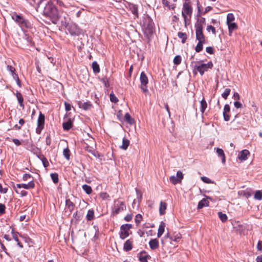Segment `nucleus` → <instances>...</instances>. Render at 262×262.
Instances as JSON below:
<instances>
[{
  "label": "nucleus",
  "mask_w": 262,
  "mask_h": 262,
  "mask_svg": "<svg viewBox=\"0 0 262 262\" xmlns=\"http://www.w3.org/2000/svg\"><path fill=\"white\" fill-rule=\"evenodd\" d=\"M129 9L135 17H138V6L136 5L130 4L129 5Z\"/></svg>",
  "instance_id": "nucleus-23"
},
{
  "label": "nucleus",
  "mask_w": 262,
  "mask_h": 262,
  "mask_svg": "<svg viewBox=\"0 0 262 262\" xmlns=\"http://www.w3.org/2000/svg\"><path fill=\"white\" fill-rule=\"evenodd\" d=\"M234 105L236 108H238L242 107V104L240 102L237 100L234 102Z\"/></svg>",
  "instance_id": "nucleus-60"
},
{
  "label": "nucleus",
  "mask_w": 262,
  "mask_h": 262,
  "mask_svg": "<svg viewBox=\"0 0 262 262\" xmlns=\"http://www.w3.org/2000/svg\"><path fill=\"white\" fill-rule=\"evenodd\" d=\"M7 188H3L2 185L0 183V192L2 193H6L8 191Z\"/></svg>",
  "instance_id": "nucleus-58"
},
{
  "label": "nucleus",
  "mask_w": 262,
  "mask_h": 262,
  "mask_svg": "<svg viewBox=\"0 0 262 262\" xmlns=\"http://www.w3.org/2000/svg\"><path fill=\"white\" fill-rule=\"evenodd\" d=\"M100 196L102 199L105 200L109 198V195L106 192H102L100 193Z\"/></svg>",
  "instance_id": "nucleus-57"
},
{
  "label": "nucleus",
  "mask_w": 262,
  "mask_h": 262,
  "mask_svg": "<svg viewBox=\"0 0 262 262\" xmlns=\"http://www.w3.org/2000/svg\"><path fill=\"white\" fill-rule=\"evenodd\" d=\"M149 257L148 255L140 256L139 259L141 262H147V259Z\"/></svg>",
  "instance_id": "nucleus-53"
},
{
  "label": "nucleus",
  "mask_w": 262,
  "mask_h": 262,
  "mask_svg": "<svg viewBox=\"0 0 262 262\" xmlns=\"http://www.w3.org/2000/svg\"><path fill=\"white\" fill-rule=\"evenodd\" d=\"M41 160L45 167H47L49 165V162L46 158L43 156L41 158Z\"/></svg>",
  "instance_id": "nucleus-50"
},
{
  "label": "nucleus",
  "mask_w": 262,
  "mask_h": 262,
  "mask_svg": "<svg viewBox=\"0 0 262 262\" xmlns=\"http://www.w3.org/2000/svg\"><path fill=\"white\" fill-rule=\"evenodd\" d=\"M181 57L180 55H177L174 57L173 59V63L174 64L178 65L181 62Z\"/></svg>",
  "instance_id": "nucleus-47"
},
{
  "label": "nucleus",
  "mask_w": 262,
  "mask_h": 262,
  "mask_svg": "<svg viewBox=\"0 0 262 262\" xmlns=\"http://www.w3.org/2000/svg\"><path fill=\"white\" fill-rule=\"evenodd\" d=\"M229 30V35L230 36L232 35V32L234 30L237 29L238 26L235 23H230L229 24H227Z\"/></svg>",
  "instance_id": "nucleus-20"
},
{
  "label": "nucleus",
  "mask_w": 262,
  "mask_h": 262,
  "mask_svg": "<svg viewBox=\"0 0 262 262\" xmlns=\"http://www.w3.org/2000/svg\"><path fill=\"white\" fill-rule=\"evenodd\" d=\"M132 217H133V215L132 214H127L125 217H124V220L126 221V222H129L132 220Z\"/></svg>",
  "instance_id": "nucleus-59"
},
{
  "label": "nucleus",
  "mask_w": 262,
  "mask_h": 262,
  "mask_svg": "<svg viewBox=\"0 0 262 262\" xmlns=\"http://www.w3.org/2000/svg\"><path fill=\"white\" fill-rule=\"evenodd\" d=\"M69 18L66 14H59V20L58 24L60 22V25L59 27L61 29L66 28L68 27Z\"/></svg>",
  "instance_id": "nucleus-10"
},
{
  "label": "nucleus",
  "mask_w": 262,
  "mask_h": 262,
  "mask_svg": "<svg viewBox=\"0 0 262 262\" xmlns=\"http://www.w3.org/2000/svg\"><path fill=\"white\" fill-rule=\"evenodd\" d=\"M196 39L198 41H205V36L203 33V27L201 24L195 26Z\"/></svg>",
  "instance_id": "nucleus-9"
},
{
  "label": "nucleus",
  "mask_w": 262,
  "mask_h": 262,
  "mask_svg": "<svg viewBox=\"0 0 262 262\" xmlns=\"http://www.w3.org/2000/svg\"><path fill=\"white\" fill-rule=\"evenodd\" d=\"M205 41H199L196 46L195 47V50L196 52H200L203 49V45Z\"/></svg>",
  "instance_id": "nucleus-35"
},
{
  "label": "nucleus",
  "mask_w": 262,
  "mask_h": 262,
  "mask_svg": "<svg viewBox=\"0 0 262 262\" xmlns=\"http://www.w3.org/2000/svg\"><path fill=\"white\" fill-rule=\"evenodd\" d=\"M125 120L129 124H132L133 120L132 119L130 115L128 113H126L124 116Z\"/></svg>",
  "instance_id": "nucleus-44"
},
{
  "label": "nucleus",
  "mask_w": 262,
  "mask_h": 262,
  "mask_svg": "<svg viewBox=\"0 0 262 262\" xmlns=\"http://www.w3.org/2000/svg\"><path fill=\"white\" fill-rule=\"evenodd\" d=\"M209 201L206 199H203L201 200L198 205V208L201 209L204 207L208 206H209Z\"/></svg>",
  "instance_id": "nucleus-26"
},
{
  "label": "nucleus",
  "mask_w": 262,
  "mask_h": 262,
  "mask_svg": "<svg viewBox=\"0 0 262 262\" xmlns=\"http://www.w3.org/2000/svg\"><path fill=\"white\" fill-rule=\"evenodd\" d=\"M82 188L87 194H90L92 193V189L91 187L89 185L86 184L83 185L82 186Z\"/></svg>",
  "instance_id": "nucleus-37"
},
{
  "label": "nucleus",
  "mask_w": 262,
  "mask_h": 262,
  "mask_svg": "<svg viewBox=\"0 0 262 262\" xmlns=\"http://www.w3.org/2000/svg\"><path fill=\"white\" fill-rule=\"evenodd\" d=\"M125 209L126 206L124 204V202H118L117 203L115 204L113 209V214H117Z\"/></svg>",
  "instance_id": "nucleus-12"
},
{
  "label": "nucleus",
  "mask_w": 262,
  "mask_h": 262,
  "mask_svg": "<svg viewBox=\"0 0 262 262\" xmlns=\"http://www.w3.org/2000/svg\"><path fill=\"white\" fill-rule=\"evenodd\" d=\"M154 23L150 17L147 16L145 18L143 23V27L145 30L146 33H151L154 29Z\"/></svg>",
  "instance_id": "nucleus-4"
},
{
  "label": "nucleus",
  "mask_w": 262,
  "mask_h": 262,
  "mask_svg": "<svg viewBox=\"0 0 262 262\" xmlns=\"http://www.w3.org/2000/svg\"><path fill=\"white\" fill-rule=\"evenodd\" d=\"M16 96L18 102L19 103V104L21 107L23 109L24 108V98L23 97V96L19 92H16Z\"/></svg>",
  "instance_id": "nucleus-24"
},
{
  "label": "nucleus",
  "mask_w": 262,
  "mask_h": 262,
  "mask_svg": "<svg viewBox=\"0 0 262 262\" xmlns=\"http://www.w3.org/2000/svg\"><path fill=\"white\" fill-rule=\"evenodd\" d=\"M69 31L71 35H78L80 33V30L75 25H71L68 28Z\"/></svg>",
  "instance_id": "nucleus-19"
},
{
  "label": "nucleus",
  "mask_w": 262,
  "mask_h": 262,
  "mask_svg": "<svg viewBox=\"0 0 262 262\" xmlns=\"http://www.w3.org/2000/svg\"><path fill=\"white\" fill-rule=\"evenodd\" d=\"M6 207L5 205L0 203V214H3L5 212Z\"/></svg>",
  "instance_id": "nucleus-54"
},
{
  "label": "nucleus",
  "mask_w": 262,
  "mask_h": 262,
  "mask_svg": "<svg viewBox=\"0 0 262 262\" xmlns=\"http://www.w3.org/2000/svg\"><path fill=\"white\" fill-rule=\"evenodd\" d=\"M133 248V241L130 239L127 240L123 246V249L126 251H130Z\"/></svg>",
  "instance_id": "nucleus-21"
},
{
  "label": "nucleus",
  "mask_w": 262,
  "mask_h": 262,
  "mask_svg": "<svg viewBox=\"0 0 262 262\" xmlns=\"http://www.w3.org/2000/svg\"><path fill=\"white\" fill-rule=\"evenodd\" d=\"M88 141L90 143L92 142L91 146L88 145V143H86L87 146H86V150L92 154L94 150V147L96 146V143L94 140V139L92 137H91V139L89 140Z\"/></svg>",
  "instance_id": "nucleus-14"
},
{
  "label": "nucleus",
  "mask_w": 262,
  "mask_h": 262,
  "mask_svg": "<svg viewBox=\"0 0 262 262\" xmlns=\"http://www.w3.org/2000/svg\"><path fill=\"white\" fill-rule=\"evenodd\" d=\"M206 30L208 32H210L211 31L212 34L215 35L216 34V30L214 27L212 26L211 25H209L207 27Z\"/></svg>",
  "instance_id": "nucleus-48"
},
{
  "label": "nucleus",
  "mask_w": 262,
  "mask_h": 262,
  "mask_svg": "<svg viewBox=\"0 0 262 262\" xmlns=\"http://www.w3.org/2000/svg\"><path fill=\"white\" fill-rule=\"evenodd\" d=\"M213 67V63L211 61L208 62L207 63H202L198 66H195L194 69H196L200 73V75L202 76L205 71H207L208 69H211Z\"/></svg>",
  "instance_id": "nucleus-6"
},
{
  "label": "nucleus",
  "mask_w": 262,
  "mask_h": 262,
  "mask_svg": "<svg viewBox=\"0 0 262 262\" xmlns=\"http://www.w3.org/2000/svg\"><path fill=\"white\" fill-rule=\"evenodd\" d=\"M249 154L248 150H243L238 154V158L241 161H245L248 159V156L249 155Z\"/></svg>",
  "instance_id": "nucleus-16"
},
{
  "label": "nucleus",
  "mask_w": 262,
  "mask_h": 262,
  "mask_svg": "<svg viewBox=\"0 0 262 262\" xmlns=\"http://www.w3.org/2000/svg\"><path fill=\"white\" fill-rule=\"evenodd\" d=\"M200 110L202 114H203L207 107V104L205 99L203 98L200 102Z\"/></svg>",
  "instance_id": "nucleus-31"
},
{
  "label": "nucleus",
  "mask_w": 262,
  "mask_h": 262,
  "mask_svg": "<svg viewBox=\"0 0 262 262\" xmlns=\"http://www.w3.org/2000/svg\"><path fill=\"white\" fill-rule=\"evenodd\" d=\"M110 100L112 102L116 103L118 101L117 98L115 96V95L113 93L110 94Z\"/></svg>",
  "instance_id": "nucleus-49"
},
{
  "label": "nucleus",
  "mask_w": 262,
  "mask_h": 262,
  "mask_svg": "<svg viewBox=\"0 0 262 262\" xmlns=\"http://www.w3.org/2000/svg\"><path fill=\"white\" fill-rule=\"evenodd\" d=\"M15 191L17 193H19L22 196H26L27 194V192L25 190H21L19 192L17 190H15Z\"/></svg>",
  "instance_id": "nucleus-61"
},
{
  "label": "nucleus",
  "mask_w": 262,
  "mask_h": 262,
  "mask_svg": "<svg viewBox=\"0 0 262 262\" xmlns=\"http://www.w3.org/2000/svg\"><path fill=\"white\" fill-rule=\"evenodd\" d=\"M140 80L141 82L140 88L143 93L147 91V84L148 82V78L144 72H141L140 74Z\"/></svg>",
  "instance_id": "nucleus-7"
},
{
  "label": "nucleus",
  "mask_w": 262,
  "mask_h": 262,
  "mask_svg": "<svg viewBox=\"0 0 262 262\" xmlns=\"http://www.w3.org/2000/svg\"><path fill=\"white\" fill-rule=\"evenodd\" d=\"M66 205L70 212H72L74 209L75 205L70 199L66 200Z\"/></svg>",
  "instance_id": "nucleus-27"
},
{
  "label": "nucleus",
  "mask_w": 262,
  "mask_h": 262,
  "mask_svg": "<svg viewBox=\"0 0 262 262\" xmlns=\"http://www.w3.org/2000/svg\"><path fill=\"white\" fill-rule=\"evenodd\" d=\"M92 68L95 73H98L100 72L99 66L96 61L92 63Z\"/></svg>",
  "instance_id": "nucleus-34"
},
{
  "label": "nucleus",
  "mask_w": 262,
  "mask_h": 262,
  "mask_svg": "<svg viewBox=\"0 0 262 262\" xmlns=\"http://www.w3.org/2000/svg\"><path fill=\"white\" fill-rule=\"evenodd\" d=\"M11 233L12 234L13 238L17 242V245L21 248H23V245L21 244V243L19 242L17 234V232H15L14 231V230H12Z\"/></svg>",
  "instance_id": "nucleus-30"
},
{
  "label": "nucleus",
  "mask_w": 262,
  "mask_h": 262,
  "mask_svg": "<svg viewBox=\"0 0 262 262\" xmlns=\"http://www.w3.org/2000/svg\"><path fill=\"white\" fill-rule=\"evenodd\" d=\"M235 20V17L233 13H228L227 16V24L233 23Z\"/></svg>",
  "instance_id": "nucleus-36"
},
{
  "label": "nucleus",
  "mask_w": 262,
  "mask_h": 262,
  "mask_svg": "<svg viewBox=\"0 0 262 262\" xmlns=\"http://www.w3.org/2000/svg\"><path fill=\"white\" fill-rule=\"evenodd\" d=\"M62 126L64 130H68L72 127V121L69 119L67 121L64 122L62 123Z\"/></svg>",
  "instance_id": "nucleus-28"
},
{
  "label": "nucleus",
  "mask_w": 262,
  "mask_h": 262,
  "mask_svg": "<svg viewBox=\"0 0 262 262\" xmlns=\"http://www.w3.org/2000/svg\"><path fill=\"white\" fill-rule=\"evenodd\" d=\"M254 199L257 200H261L262 199V191L261 190H257L255 192L254 196Z\"/></svg>",
  "instance_id": "nucleus-39"
},
{
  "label": "nucleus",
  "mask_w": 262,
  "mask_h": 262,
  "mask_svg": "<svg viewBox=\"0 0 262 262\" xmlns=\"http://www.w3.org/2000/svg\"><path fill=\"white\" fill-rule=\"evenodd\" d=\"M149 245L151 250H156L159 248V243L157 239H151L149 242Z\"/></svg>",
  "instance_id": "nucleus-18"
},
{
  "label": "nucleus",
  "mask_w": 262,
  "mask_h": 262,
  "mask_svg": "<svg viewBox=\"0 0 262 262\" xmlns=\"http://www.w3.org/2000/svg\"><path fill=\"white\" fill-rule=\"evenodd\" d=\"M218 216L223 222H225L227 220V216L226 214L219 212H218Z\"/></svg>",
  "instance_id": "nucleus-42"
},
{
  "label": "nucleus",
  "mask_w": 262,
  "mask_h": 262,
  "mask_svg": "<svg viewBox=\"0 0 262 262\" xmlns=\"http://www.w3.org/2000/svg\"><path fill=\"white\" fill-rule=\"evenodd\" d=\"M182 237V235L180 233H177L173 236L170 237L171 241L174 242H178Z\"/></svg>",
  "instance_id": "nucleus-40"
},
{
  "label": "nucleus",
  "mask_w": 262,
  "mask_h": 262,
  "mask_svg": "<svg viewBox=\"0 0 262 262\" xmlns=\"http://www.w3.org/2000/svg\"><path fill=\"white\" fill-rule=\"evenodd\" d=\"M178 36L180 38L182 39V42L183 43L185 42V41L187 38L186 34L185 33L181 32H180L178 33Z\"/></svg>",
  "instance_id": "nucleus-33"
},
{
  "label": "nucleus",
  "mask_w": 262,
  "mask_h": 262,
  "mask_svg": "<svg viewBox=\"0 0 262 262\" xmlns=\"http://www.w3.org/2000/svg\"><path fill=\"white\" fill-rule=\"evenodd\" d=\"M201 179L204 182L206 183H211L212 182L210 179L206 177H202Z\"/></svg>",
  "instance_id": "nucleus-56"
},
{
  "label": "nucleus",
  "mask_w": 262,
  "mask_h": 262,
  "mask_svg": "<svg viewBox=\"0 0 262 262\" xmlns=\"http://www.w3.org/2000/svg\"><path fill=\"white\" fill-rule=\"evenodd\" d=\"M216 153L218 156L222 159V162L223 164H225L226 162V157L225 155V153L222 149L217 148H216Z\"/></svg>",
  "instance_id": "nucleus-22"
},
{
  "label": "nucleus",
  "mask_w": 262,
  "mask_h": 262,
  "mask_svg": "<svg viewBox=\"0 0 262 262\" xmlns=\"http://www.w3.org/2000/svg\"><path fill=\"white\" fill-rule=\"evenodd\" d=\"M0 246L1 247V248L2 250L5 252V253H6L7 255H9L8 253L7 252V250L4 245L0 241Z\"/></svg>",
  "instance_id": "nucleus-62"
},
{
  "label": "nucleus",
  "mask_w": 262,
  "mask_h": 262,
  "mask_svg": "<svg viewBox=\"0 0 262 262\" xmlns=\"http://www.w3.org/2000/svg\"><path fill=\"white\" fill-rule=\"evenodd\" d=\"M78 104L80 108H81L85 111L90 110L92 107V104L89 101L84 103H82L81 101H79Z\"/></svg>",
  "instance_id": "nucleus-15"
},
{
  "label": "nucleus",
  "mask_w": 262,
  "mask_h": 262,
  "mask_svg": "<svg viewBox=\"0 0 262 262\" xmlns=\"http://www.w3.org/2000/svg\"><path fill=\"white\" fill-rule=\"evenodd\" d=\"M23 180L24 181H30V180L34 181V178L30 174L25 173L23 176Z\"/></svg>",
  "instance_id": "nucleus-41"
},
{
  "label": "nucleus",
  "mask_w": 262,
  "mask_h": 262,
  "mask_svg": "<svg viewBox=\"0 0 262 262\" xmlns=\"http://www.w3.org/2000/svg\"><path fill=\"white\" fill-rule=\"evenodd\" d=\"M183 179V174L181 171L179 170L177 172L176 176H172L169 178V181L172 184L176 185L181 183Z\"/></svg>",
  "instance_id": "nucleus-11"
},
{
  "label": "nucleus",
  "mask_w": 262,
  "mask_h": 262,
  "mask_svg": "<svg viewBox=\"0 0 262 262\" xmlns=\"http://www.w3.org/2000/svg\"><path fill=\"white\" fill-rule=\"evenodd\" d=\"M7 69L8 71H9L11 73V75L15 73V69L12 66H7Z\"/></svg>",
  "instance_id": "nucleus-52"
},
{
  "label": "nucleus",
  "mask_w": 262,
  "mask_h": 262,
  "mask_svg": "<svg viewBox=\"0 0 262 262\" xmlns=\"http://www.w3.org/2000/svg\"><path fill=\"white\" fill-rule=\"evenodd\" d=\"M51 179L53 181V182L55 183V184H56L58 182V175L57 173H52L51 174Z\"/></svg>",
  "instance_id": "nucleus-43"
},
{
  "label": "nucleus",
  "mask_w": 262,
  "mask_h": 262,
  "mask_svg": "<svg viewBox=\"0 0 262 262\" xmlns=\"http://www.w3.org/2000/svg\"><path fill=\"white\" fill-rule=\"evenodd\" d=\"M165 223L163 222H161L158 229V231L157 233L158 237H160L163 234L165 230Z\"/></svg>",
  "instance_id": "nucleus-25"
},
{
  "label": "nucleus",
  "mask_w": 262,
  "mask_h": 262,
  "mask_svg": "<svg viewBox=\"0 0 262 262\" xmlns=\"http://www.w3.org/2000/svg\"><path fill=\"white\" fill-rule=\"evenodd\" d=\"M12 18L22 29H28L31 27V23L21 15L15 14L12 16Z\"/></svg>",
  "instance_id": "nucleus-2"
},
{
  "label": "nucleus",
  "mask_w": 262,
  "mask_h": 262,
  "mask_svg": "<svg viewBox=\"0 0 262 262\" xmlns=\"http://www.w3.org/2000/svg\"><path fill=\"white\" fill-rule=\"evenodd\" d=\"M129 145V141L124 138L122 140V144L120 146V148L123 150H126Z\"/></svg>",
  "instance_id": "nucleus-32"
},
{
  "label": "nucleus",
  "mask_w": 262,
  "mask_h": 262,
  "mask_svg": "<svg viewBox=\"0 0 262 262\" xmlns=\"http://www.w3.org/2000/svg\"><path fill=\"white\" fill-rule=\"evenodd\" d=\"M54 3L60 6L63 3L59 0H40L38 3L36 10L40 12L42 16L49 19L53 24L56 25L59 20V13Z\"/></svg>",
  "instance_id": "nucleus-1"
},
{
  "label": "nucleus",
  "mask_w": 262,
  "mask_h": 262,
  "mask_svg": "<svg viewBox=\"0 0 262 262\" xmlns=\"http://www.w3.org/2000/svg\"><path fill=\"white\" fill-rule=\"evenodd\" d=\"M230 107L229 104H226L224 106V112H223V116L224 120L226 121H228L230 120V117L228 115V113L230 112Z\"/></svg>",
  "instance_id": "nucleus-17"
},
{
  "label": "nucleus",
  "mask_w": 262,
  "mask_h": 262,
  "mask_svg": "<svg viewBox=\"0 0 262 262\" xmlns=\"http://www.w3.org/2000/svg\"><path fill=\"white\" fill-rule=\"evenodd\" d=\"M132 225L129 224L122 225L120 227V231L119 233L120 237L124 239L129 235V231L132 228Z\"/></svg>",
  "instance_id": "nucleus-5"
},
{
  "label": "nucleus",
  "mask_w": 262,
  "mask_h": 262,
  "mask_svg": "<svg viewBox=\"0 0 262 262\" xmlns=\"http://www.w3.org/2000/svg\"><path fill=\"white\" fill-rule=\"evenodd\" d=\"M94 212L93 210H89L88 211L86 218L88 221H91L94 219Z\"/></svg>",
  "instance_id": "nucleus-38"
},
{
  "label": "nucleus",
  "mask_w": 262,
  "mask_h": 262,
  "mask_svg": "<svg viewBox=\"0 0 262 262\" xmlns=\"http://www.w3.org/2000/svg\"><path fill=\"white\" fill-rule=\"evenodd\" d=\"M206 51L210 54H212L214 53V49L211 47H208L206 48Z\"/></svg>",
  "instance_id": "nucleus-55"
},
{
  "label": "nucleus",
  "mask_w": 262,
  "mask_h": 262,
  "mask_svg": "<svg viewBox=\"0 0 262 262\" xmlns=\"http://www.w3.org/2000/svg\"><path fill=\"white\" fill-rule=\"evenodd\" d=\"M257 249L259 251L262 250V241H258L257 245Z\"/></svg>",
  "instance_id": "nucleus-63"
},
{
  "label": "nucleus",
  "mask_w": 262,
  "mask_h": 262,
  "mask_svg": "<svg viewBox=\"0 0 262 262\" xmlns=\"http://www.w3.org/2000/svg\"><path fill=\"white\" fill-rule=\"evenodd\" d=\"M12 141L13 143L17 146H19L21 144V142L18 139H13Z\"/></svg>",
  "instance_id": "nucleus-64"
},
{
  "label": "nucleus",
  "mask_w": 262,
  "mask_h": 262,
  "mask_svg": "<svg viewBox=\"0 0 262 262\" xmlns=\"http://www.w3.org/2000/svg\"><path fill=\"white\" fill-rule=\"evenodd\" d=\"M35 184L33 180H30L28 184H17L15 188H21L26 189H31L35 187Z\"/></svg>",
  "instance_id": "nucleus-13"
},
{
  "label": "nucleus",
  "mask_w": 262,
  "mask_h": 262,
  "mask_svg": "<svg viewBox=\"0 0 262 262\" xmlns=\"http://www.w3.org/2000/svg\"><path fill=\"white\" fill-rule=\"evenodd\" d=\"M192 13V8L189 4L187 2H185L183 4L182 15L184 18L185 24L186 26L187 24V16L191 17Z\"/></svg>",
  "instance_id": "nucleus-3"
},
{
  "label": "nucleus",
  "mask_w": 262,
  "mask_h": 262,
  "mask_svg": "<svg viewBox=\"0 0 262 262\" xmlns=\"http://www.w3.org/2000/svg\"><path fill=\"white\" fill-rule=\"evenodd\" d=\"M230 89H228V88L226 89L225 91L222 94L223 98H224L225 99H227L228 96L230 94Z\"/></svg>",
  "instance_id": "nucleus-45"
},
{
  "label": "nucleus",
  "mask_w": 262,
  "mask_h": 262,
  "mask_svg": "<svg viewBox=\"0 0 262 262\" xmlns=\"http://www.w3.org/2000/svg\"><path fill=\"white\" fill-rule=\"evenodd\" d=\"M166 207V203L163 202H161L159 207V213L161 215L165 214Z\"/></svg>",
  "instance_id": "nucleus-29"
},
{
  "label": "nucleus",
  "mask_w": 262,
  "mask_h": 262,
  "mask_svg": "<svg viewBox=\"0 0 262 262\" xmlns=\"http://www.w3.org/2000/svg\"><path fill=\"white\" fill-rule=\"evenodd\" d=\"M142 219V215L140 214H138L136 215L135 217V222L137 224H139L141 222Z\"/></svg>",
  "instance_id": "nucleus-51"
},
{
  "label": "nucleus",
  "mask_w": 262,
  "mask_h": 262,
  "mask_svg": "<svg viewBox=\"0 0 262 262\" xmlns=\"http://www.w3.org/2000/svg\"><path fill=\"white\" fill-rule=\"evenodd\" d=\"M70 151L68 148H66L64 149L63 154L64 157L67 160H69V159H70Z\"/></svg>",
  "instance_id": "nucleus-46"
},
{
  "label": "nucleus",
  "mask_w": 262,
  "mask_h": 262,
  "mask_svg": "<svg viewBox=\"0 0 262 262\" xmlns=\"http://www.w3.org/2000/svg\"><path fill=\"white\" fill-rule=\"evenodd\" d=\"M45 117L43 114L40 112L39 117L37 120V127L36 129V132L38 134H40L41 130L44 127Z\"/></svg>",
  "instance_id": "nucleus-8"
}]
</instances>
